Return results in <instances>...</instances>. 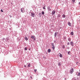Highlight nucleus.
Masks as SVG:
<instances>
[{
    "mask_svg": "<svg viewBox=\"0 0 80 80\" xmlns=\"http://www.w3.org/2000/svg\"><path fill=\"white\" fill-rule=\"evenodd\" d=\"M29 13L31 14V16L32 17H35V13L33 12H30Z\"/></svg>",
    "mask_w": 80,
    "mask_h": 80,
    "instance_id": "1",
    "label": "nucleus"
},
{
    "mask_svg": "<svg viewBox=\"0 0 80 80\" xmlns=\"http://www.w3.org/2000/svg\"><path fill=\"white\" fill-rule=\"evenodd\" d=\"M51 44L52 48L53 50H55V45H54V43H52Z\"/></svg>",
    "mask_w": 80,
    "mask_h": 80,
    "instance_id": "2",
    "label": "nucleus"
},
{
    "mask_svg": "<svg viewBox=\"0 0 80 80\" xmlns=\"http://www.w3.org/2000/svg\"><path fill=\"white\" fill-rule=\"evenodd\" d=\"M73 72H74V71H73V68H72L70 70V73L71 74H72V73H73Z\"/></svg>",
    "mask_w": 80,
    "mask_h": 80,
    "instance_id": "3",
    "label": "nucleus"
},
{
    "mask_svg": "<svg viewBox=\"0 0 80 80\" xmlns=\"http://www.w3.org/2000/svg\"><path fill=\"white\" fill-rule=\"evenodd\" d=\"M21 12H22V13H24V12H25V9L24 8H21Z\"/></svg>",
    "mask_w": 80,
    "mask_h": 80,
    "instance_id": "4",
    "label": "nucleus"
},
{
    "mask_svg": "<svg viewBox=\"0 0 80 80\" xmlns=\"http://www.w3.org/2000/svg\"><path fill=\"white\" fill-rule=\"evenodd\" d=\"M51 7L50 6L48 7V11H51V9L50 8Z\"/></svg>",
    "mask_w": 80,
    "mask_h": 80,
    "instance_id": "5",
    "label": "nucleus"
},
{
    "mask_svg": "<svg viewBox=\"0 0 80 80\" xmlns=\"http://www.w3.org/2000/svg\"><path fill=\"white\" fill-rule=\"evenodd\" d=\"M52 15H55V11L53 10V11L52 12Z\"/></svg>",
    "mask_w": 80,
    "mask_h": 80,
    "instance_id": "6",
    "label": "nucleus"
},
{
    "mask_svg": "<svg viewBox=\"0 0 80 80\" xmlns=\"http://www.w3.org/2000/svg\"><path fill=\"white\" fill-rule=\"evenodd\" d=\"M70 45H71V46H72V47L73 46V42H70Z\"/></svg>",
    "mask_w": 80,
    "mask_h": 80,
    "instance_id": "7",
    "label": "nucleus"
},
{
    "mask_svg": "<svg viewBox=\"0 0 80 80\" xmlns=\"http://www.w3.org/2000/svg\"><path fill=\"white\" fill-rule=\"evenodd\" d=\"M62 18H65V17H66V16H65V14H63L62 15Z\"/></svg>",
    "mask_w": 80,
    "mask_h": 80,
    "instance_id": "8",
    "label": "nucleus"
},
{
    "mask_svg": "<svg viewBox=\"0 0 80 80\" xmlns=\"http://www.w3.org/2000/svg\"><path fill=\"white\" fill-rule=\"evenodd\" d=\"M57 32H55V34H54V37L55 38V37H56V36H57Z\"/></svg>",
    "mask_w": 80,
    "mask_h": 80,
    "instance_id": "9",
    "label": "nucleus"
},
{
    "mask_svg": "<svg viewBox=\"0 0 80 80\" xmlns=\"http://www.w3.org/2000/svg\"><path fill=\"white\" fill-rule=\"evenodd\" d=\"M68 25L70 26V27H71V23H70V22H68Z\"/></svg>",
    "mask_w": 80,
    "mask_h": 80,
    "instance_id": "10",
    "label": "nucleus"
},
{
    "mask_svg": "<svg viewBox=\"0 0 80 80\" xmlns=\"http://www.w3.org/2000/svg\"><path fill=\"white\" fill-rule=\"evenodd\" d=\"M48 53H50V52H51V50H50V49H48Z\"/></svg>",
    "mask_w": 80,
    "mask_h": 80,
    "instance_id": "11",
    "label": "nucleus"
},
{
    "mask_svg": "<svg viewBox=\"0 0 80 80\" xmlns=\"http://www.w3.org/2000/svg\"><path fill=\"white\" fill-rule=\"evenodd\" d=\"M59 54H60L59 57L61 58H62V54H61V53H59Z\"/></svg>",
    "mask_w": 80,
    "mask_h": 80,
    "instance_id": "12",
    "label": "nucleus"
},
{
    "mask_svg": "<svg viewBox=\"0 0 80 80\" xmlns=\"http://www.w3.org/2000/svg\"><path fill=\"white\" fill-rule=\"evenodd\" d=\"M25 40H26V41H27V40H28V38H27V37H25Z\"/></svg>",
    "mask_w": 80,
    "mask_h": 80,
    "instance_id": "13",
    "label": "nucleus"
},
{
    "mask_svg": "<svg viewBox=\"0 0 80 80\" xmlns=\"http://www.w3.org/2000/svg\"><path fill=\"white\" fill-rule=\"evenodd\" d=\"M70 34L71 35H73V32H72L70 33Z\"/></svg>",
    "mask_w": 80,
    "mask_h": 80,
    "instance_id": "14",
    "label": "nucleus"
},
{
    "mask_svg": "<svg viewBox=\"0 0 80 80\" xmlns=\"http://www.w3.org/2000/svg\"><path fill=\"white\" fill-rule=\"evenodd\" d=\"M68 40L69 42H70L71 41V38H68Z\"/></svg>",
    "mask_w": 80,
    "mask_h": 80,
    "instance_id": "15",
    "label": "nucleus"
},
{
    "mask_svg": "<svg viewBox=\"0 0 80 80\" xmlns=\"http://www.w3.org/2000/svg\"><path fill=\"white\" fill-rule=\"evenodd\" d=\"M30 63H28V67H30Z\"/></svg>",
    "mask_w": 80,
    "mask_h": 80,
    "instance_id": "16",
    "label": "nucleus"
},
{
    "mask_svg": "<svg viewBox=\"0 0 80 80\" xmlns=\"http://www.w3.org/2000/svg\"><path fill=\"white\" fill-rule=\"evenodd\" d=\"M42 15H44V14H45V12H44V11H42Z\"/></svg>",
    "mask_w": 80,
    "mask_h": 80,
    "instance_id": "17",
    "label": "nucleus"
},
{
    "mask_svg": "<svg viewBox=\"0 0 80 80\" xmlns=\"http://www.w3.org/2000/svg\"><path fill=\"white\" fill-rule=\"evenodd\" d=\"M42 15V13H39V15L40 17H41V15Z\"/></svg>",
    "mask_w": 80,
    "mask_h": 80,
    "instance_id": "18",
    "label": "nucleus"
},
{
    "mask_svg": "<svg viewBox=\"0 0 80 80\" xmlns=\"http://www.w3.org/2000/svg\"><path fill=\"white\" fill-rule=\"evenodd\" d=\"M35 37H34V36H32V35L31 36V38H34Z\"/></svg>",
    "mask_w": 80,
    "mask_h": 80,
    "instance_id": "19",
    "label": "nucleus"
},
{
    "mask_svg": "<svg viewBox=\"0 0 80 80\" xmlns=\"http://www.w3.org/2000/svg\"><path fill=\"white\" fill-rule=\"evenodd\" d=\"M68 55H70V51L68 52Z\"/></svg>",
    "mask_w": 80,
    "mask_h": 80,
    "instance_id": "20",
    "label": "nucleus"
},
{
    "mask_svg": "<svg viewBox=\"0 0 80 80\" xmlns=\"http://www.w3.org/2000/svg\"><path fill=\"white\" fill-rule=\"evenodd\" d=\"M78 76H80V72L78 73Z\"/></svg>",
    "mask_w": 80,
    "mask_h": 80,
    "instance_id": "21",
    "label": "nucleus"
},
{
    "mask_svg": "<svg viewBox=\"0 0 80 80\" xmlns=\"http://www.w3.org/2000/svg\"><path fill=\"white\" fill-rule=\"evenodd\" d=\"M58 18H59V17H60V14H58Z\"/></svg>",
    "mask_w": 80,
    "mask_h": 80,
    "instance_id": "22",
    "label": "nucleus"
},
{
    "mask_svg": "<svg viewBox=\"0 0 80 80\" xmlns=\"http://www.w3.org/2000/svg\"><path fill=\"white\" fill-rule=\"evenodd\" d=\"M67 44L68 45H70V43L68 42H67Z\"/></svg>",
    "mask_w": 80,
    "mask_h": 80,
    "instance_id": "23",
    "label": "nucleus"
},
{
    "mask_svg": "<svg viewBox=\"0 0 80 80\" xmlns=\"http://www.w3.org/2000/svg\"><path fill=\"white\" fill-rule=\"evenodd\" d=\"M27 49H27V48L26 47V48H25V50L26 51Z\"/></svg>",
    "mask_w": 80,
    "mask_h": 80,
    "instance_id": "24",
    "label": "nucleus"
},
{
    "mask_svg": "<svg viewBox=\"0 0 80 80\" xmlns=\"http://www.w3.org/2000/svg\"><path fill=\"white\" fill-rule=\"evenodd\" d=\"M6 40L7 41L8 40V38H6Z\"/></svg>",
    "mask_w": 80,
    "mask_h": 80,
    "instance_id": "25",
    "label": "nucleus"
},
{
    "mask_svg": "<svg viewBox=\"0 0 80 80\" xmlns=\"http://www.w3.org/2000/svg\"><path fill=\"white\" fill-rule=\"evenodd\" d=\"M5 40V38H3V39H2L3 41H4V40Z\"/></svg>",
    "mask_w": 80,
    "mask_h": 80,
    "instance_id": "26",
    "label": "nucleus"
},
{
    "mask_svg": "<svg viewBox=\"0 0 80 80\" xmlns=\"http://www.w3.org/2000/svg\"><path fill=\"white\" fill-rule=\"evenodd\" d=\"M65 46H62V48H65Z\"/></svg>",
    "mask_w": 80,
    "mask_h": 80,
    "instance_id": "27",
    "label": "nucleus"
},
{
    "mask_svg": "<svg viewBox=\"0 0 80 80\" xmlns=\"http://www.w3.org/2000/svg\"><path fill=\"white\" fill-rule=\"evenodd\" d=\"M1 12H3V10H2V9H1Z\"/></svg>",
    "mask_w": 80,
    "mask_h": 80,
    "instance_id": "28",
    "label": "nucleus"
},
{
    "mask_svg": "<svg viewBox=\"0 0 80 80\" xmlns=\"http://www.w3.org/2000/svg\"><path fill=\"white\" fill-rule=\"evenodd\" d=\"M54 42L55 43H56V41H54Z\"/></svg>",
    "mask_w": 80,
    "mask_h": 80,
    "instance_id": "29",
    "label": "nucleus"
},
{
    "mask_svg": "<svg viewBox=\"0 0 80 80\" xmlns=\"http://www.w3.org/2000/svg\"><path fill=\"white\" fill-rule=\"evenodd\" d=\"M37 72V69H35L34 70V72Z\"/></svg>",
    "mask_w": 80,
    "mask_h": 80,
    "instance_id": "30",
    "label": "nucleus"
},
{
    "mask_svg": "<svg viewBox=\"0 0 80 80\" xmlns=\"http://www.w3.org/2000/svg\"><path fill=\"white\" fill-rule=\"evenodd\" d=\"M72 1L73 2H75V0H72Z\"/></svg>",
    "mask_w": 80,
    "mask_h": 80,
    "instance_id": "31",
    "label": "nucleus"
},
{
    "mask_svg": "<svg viewBox=\"0 0 80 80\" xmlns=\"http://www.w3.org/2000/svg\"><path fill=\"white\" fill-rule=\"evenodd\" d=\"M60 65H61V64H60V63H58V66H60Z\"/></svg>",
    "mask_w": 80,
    "mask_h": 80,
    "instance_id": "32",
    "label": "nucleus"
},
{
    "mask_svg": "<svg viewBox=\"0 0 80 80\" xmlns=\"http://www.w3.org/2000/svg\"><path fill=\"white\" fill-rule=\"evenodd\" d=\"M35 37H34V38H33L34 40H35Z\"/></svg>",
    "mask_w": 80,
    "mask_h": 80,
    "instance_id": "33",
    "label": "nucleus"
},
{
    "mask_svg": "<svg viewBox=\"0 0 80 80\" xmlns=\"http://www.w3.org/2000/svg\"><path fill=\"white\" fill-rule=\"evenodd\" d=\"M43 9H46V8H45V7H43Z\"/></svg>",
    "mask_w": 80,
    "mask_h": 80,
    "instance_id": "34",
    "label": "nucleus"
},
{
    "mask_svg": "<svg viewBox=\"0 0 80 80\" xmlns=\"http://www.w3.org/2000/svg\"><path fill=\"white\" fill-rule=\"evenodd\" d=\"M9 16L10 17H12V16H11V15H10Z\"/></svg>",
    "mask_w": 80,
    "mask_h": 80,
    "instance_id": "35",
    "label": "nucleus"
},
{
    "mask_svg": "<svg viewBox=\"0 0 80 80\" xmlns=\"http://www.w3.org/2000/svg\"><path fill=\"white\" fill-rule=\"evenodd\" d=\"M31 78H32V76H31Z\"/></svg>",
    "mask_w": 80,
    "mask_h": 80,
    "instance_id": "36",
    "label": "nucleus"
},
{
    "mask_svg": "<svg viewBox=\"0 0 80 80\" xmlns=\"http://www.w3.org/2000/svg\"><path fill=\"white\" fill-rule=\"evenodd\" d=\"M24 67H26V66L25 65Z\"/></svg>",
    "mask_w": 80,
    "mask_h": 80,
    "instance_id": "37",
    "label": "nucleus"
},
{
    "mask_svg": "<svg viewBox=\"0 0 80 80\" xmlns=\"http://www.w3.org/2000/svg\"><path fill=\"white\" fill-rule=\"evenodd\" d=\"M74 80H77V79H74Z\"/></svg>",
    "mask_w": 80,
    "mask_h": 80,
    "instance_id": "38",
    "label": "nucleus"
},
{
    "mask_svg": "<svg viewBox=\"0 0 80 80\" xmlns=\"http://www.w3.org/2000/svg\"><path fill=\"white\" fill-rule=\"evenodd\" d=\"M79 4H80V2H79Z\"/></svg>",
    "mask_w": 80,
    "mask_h": 80,
    "instance_id": "39",
    "label": "nucleus"
}]
</instances>
